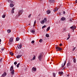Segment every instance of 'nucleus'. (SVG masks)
<instances>
[{
    "label": "nucleus",
    "mask_w": 77,
    "mask_h": 77,
    "mask_svg": "<svg viewBox=\"0 0 77 77\" xmlns=\"http://www.w3.org/2000/svg\"><path fill=\"white\" fill-rule=\"evenodd\" d=\"M38 59L40 61H41V60H42L43 59V53H41L38 55Z\"/></svg>",
    "instance_id": "obj_1"
},
{
    "label": "nucleus",
    "mask_w": 77,
    "mask_h": 77,
    "mask_svg": "<svg viewBox=\"0 0 77 77\" xmlns=\"http://www.w3.org/2000/svg\"><path fill=\"white\" fill-rule=\"evenodd\" d=\"M47 19L46 18H45L43 20H42L40 21V23L41 24H44V23H46L47 22Z\"/></svg>",
    "instance_id": "obj_2"
},
{
    "label": "nucleus",
    "mask_w": 77,
    "mask_h": 77,
    "mask_svg": "<svg viewBox=\"0 0 77 77\" xmlns=\"http://www.w3.org/2000/svg\"><path fill=\"white\" fill-rule=\"evenodd\" d=\"M8 1V2L9 3H11V4H10V6L11 7V8H12V7H14V5L12 3H13V2L11 1V0H7Z\"/></svg>",
    "instance_id": "obj_3"
},
{
    "label": "nucleus",
    "mask_w": 77,
    "mask_h": 77,
    "mask_svg": "<svg viewBox=\"0 0 77 77\" xmlns=\"http://www.w3.org/2000/svg\"><path fill=\"white\" fill-rule=\"evenodd\" d=\"M55 48L57 51H61L62 50V48H59V47H58L57 46L55 47Z\"/></svg>",
    "instance_id": "obj_4"
},
{
    "label": "nucleus",
    "mask_w": 77,
    "mask_h": 77,
    "mask_svg": "<svg viewBox=\"0 0 77 77\" xmlns=\"http://www.w3.org/2000/svg\"><path fill=\"white\" fill-rule=\"evenodd\" d=\"M23 10H20L18 12V16L19 17V16H20V15L23 14Z\"/></svg>",
    "instance_id": "obj_5"
},
{
    "label": "nucleus",
    "mask_w": 77,
    "mask_h": 77,
    "mask_svg": "<svg viewBox=\"0 0 77 77\" xmlns=\"http://www.w3.org/2000/svg\"><path fill=\"white\" fill-rule=\"evenodd\" d=\"M22 47V45L21 44H19L17 45V48H19V49H21Z\"/></svg>",
    "instance_id": "obj_6"
},
{
    "label": "nucleus",
    "mask_w": 77,
    "mask_h": 77,
    "mask_svg": "<svg viewBox=\"0 0 77 77\" xmlns=\"http://www.w3.org/2000/svg\"><path fill=\"white\" fill-rule=\"evenodd\" d=\"M70 29H71L72 30H73V32H74V30H75L76 29V27H74V26H72L70 27Z\"/></svg>",
    "instance_id": "obj_7"
},
{
    "label": "nucleus",
    "mask_w": 77,
    "mask_h": 77,
    "mask_svg": "<svg viewBox=\"0 0 77 77\" xmlns=\"http://www.w3.org/2000/svg\"><path fill=\"white\" fill-rule=\"evenodd\" d=\"M13 69H14V66H12L10 68V71H12L13 70H14Z\"/></svg>",
    "instance_id": "obj_8"
},
{
    "label": "nucleus",
    "mask_w": 77,
    "mask_h": 77,
    "mask_svg": "<svg viewBox=\"0 0 77 77\" xmlns=\"http://www.w3.org/2000/svg\"><path fill=\"white\" fill-rule=\"evenodd\" d=\"M58 10H59V8H55L54 10V12H56V11H57Z\"/></svg>",
    "instance_id": "obj_9"
},
{
    "label": "nucleus",
    "mask_w": 77,
    "mask_h": 77,
    "mask_svg": "<svg viewBox=\"0 0 77 77\" xmlns=\"http://www.w3.org/2000/svg\"><path fill=\"white\" fill-rule=\"evenodd\" d=\"M7 73L6 72H4L2 75V77H5Z\"/></svg>",
    "instance_id": "obj_10"
},
{
    "label": "nucleus",
    "mask_w": 77,
    "mask_h": 77,
    "mask_svg": "<svg viewBox=\"0 0 77 77\" xmlns=\"http://www.w3.org/2000/svg\"><path fill=\"white\" fill-rule=\"evenodd\" d=\"M13 41H14V40L12 37L10 38L9 40V41H10V42H13Z\"/></svg>",
    "instance_id": "obj_11"
},
{
    "label": "nucleus",
    "mask_w": 77,
    "mask_h": 77,
    "mask_svg": "<svg viewBox=\"0 0 77 77\" xmlns=\"http://www.w3.org/2000/svg\"><path fill=\"white\" fill-rule=\"evenodd\" d=\"M21 56H22V55H19L16 57H17V58L18 59H19V58L21 57Z\"/></svg>",
    "instance_id": "obj_12"
},
{
    "label": "nucleus",
    "mask_w": 77,
    "mask_h": 77,
    "mask_svg": "<svg viewBox=\"0 0 77 77\" xmlns=\"http://www.w3.org/2000/svg\"><path fill=\"white\" fill-rule=\"evenodd\" d=\"M15 10V8H12V10H11V12L12 13H13V14H14V10Z\"/></svg>",
    "instance_id": "obj_13"
},
{
    "label": "nucleus",
    "mask_w": 77,
    "mask_h": 77,
    "mask_svg": "<svg viewBox=\"0 0 77 77\" xmlns=\"http://www.w3.org/2000/svg\"><path fill=\"white\" fill-rule=\"evenodd\" d=\"M49 1L50 3H54L55 2L54 0H49Z\"/></svg>",
    "instance_id": "obj_14"
},
{
    "label": "nucleus",
    "mask_w": 77,
    "mask_h": 77,
    "mask_svg": "<svg viewBox=\"0 0 77 77\" xmlns=\"http://www.w3.org/2000/svg\"><path fill=\"white\" fill-rule=\"evenodd\" d=\"M66 19V18L64 17H62L61 19V21H64Z\"/></svg>",
    "instance_id": "obj_15"
},
{
    "label": "nucleus",
    "mask_w": 77,
    "mask_h": 77,
    "mask_svg": "<svg viewBox=\"0 0 77 77\" xmlns=\"http://www.w3.org/2000/svg\"><path fill=\"white\" fill-rule=\"evenodd\" d=\"M68 38H67L66 40H68L70 38L71 36V35L69 34H68Z\"/></svg>",
    "instance_id": "obj_16"
},
{
    "label": "nucleus",
    "mask_w": 77,
    "mask_h": 77,
    "mask_svg": "<svg viewBox=\"0 0 77 77\" xmlns=\"http://www.w3.org/2000/svg\"><path fill=\"white\" fill-rule=\"evenodd\" d=\"M32 70L33 71H36V69L35 68V67H33L32 68Z\"/></svg>",
    "instance_id": "obj_17"
},
{
    "label": "nucleus",
    "mask_w": 77,
    "mask_h": 77,
    "mask_svg": "<svg viewBox=\"0 0 77 77\" xmlns=\"http://www.w3.org/2000/svg\"><path fill=\"white\" fill-rule=\"evenodd\" d=\"M11 74H12V75H14V70H12V71L11 72Z\"/></svg>",
    "instance_id": "obj_18"
},
{
    "label": "nucleus",
    "mask_w": 77,
    "mask_h": 77,
    "mask_svg": "<svg viewBox=\"0 0 77 77\" xmlns=\"http://www.w3.org/2000/svg\"><path fill=\"white\" fill-rule=\"evenodd\" d=\"M47 14H50L51 11H50V10H48L47 11Z\"/></svg>",
    "instance_id": "obj_19"
},
{
    "label": "nucleus",
    "mask_w": 77,
    "mask_h": 77,
    "mask_svg": "<svg viewBox=\"0 0 77 77\" xmlns=\"http://www.w3.org/2000/svg\"><path fill=\"white\" fill-rule=\"evenodd\" d=\"M50 26L48 27L47 29H46V31L47 32H48L49 30H50Z\"/></svg>",
    "instance_id": "obj_20"
},
{
    "label": "nucleus",
    "mask_w": 77,
    "mask_h": 77,
    "mask_svg": "<svg viewBox=\"0 0 77 77\" xmlns=\"http://www.w3.org/2000/svg\"><path fill=\"white\" fill-rule=\"evenodd\" d=\"M30 32L32 33H34L35 32V31L34 30H30Z\"/></svg>",
    "instance_id": "obj_21"
},
{
    "label": "nucleus",
    "mask_w": 77,
    "mask_h": 77,
    "mask_svg": "<svg viewBox=\"0 0 77 77\" xmlns=\"http://www.w3.org/2000/svg\"><path fill=\"white\" fill-rule=\"evenodd\" d=\"M7 32L8 33H11V30L10 29H8L7 30Z\"/></svg>",
    "instance_id": "obj_22"
},
{
    "label": "nucleus",
    "mask_w": 77,
    "mask_h": 77,
    "mask_svg": "<svg viewBox=\"0 0 77 77\" xmlns=\"http://www.w3.org/2000/svg\"><path fill=\"white\" fill-rule=\"evenodd\" d=\"M16 41H18L19 40H20V38L18 37H17V38H16Z\"/></svg>",
    "instance_id": "obj_23"
},
{
    "label": "nucleus",
    "mask_w": 77,
    "mask_h": 77,
    "mask_svg": "<svg viewBox=\"0 0 77 77\" xmlns=\"http://www.w3.org/2000/svg\"><path fill=\"white\" fill-rule=\"evenodd\" d=\"M9 53L10 54V55L11 56H13V55H14V53L12 52H10Z\"/></svg>",
    "instance_id": "obj_24"
},
{
    "label": "nucleus",
    "mask_w": 77,
    "mask_h": 77,
    "mask_svg": "<svg viewBox=\"0 0 77 77\" xmlns=\"http://www.w3.org/2000/svg\"><path fill=\"white\" fill-rule=\"evenodd\" d=\"M63 72H59V74H60V75H62V74H63Z\"/></svg>",
    "instance_id": "obj_25"
},
{
    "label": "nucleus",
    "mask_w": 77,
    "mask_h": 77,
    "mask_svg": "<svg viewBox=\"0 0 77 77\" xmlns=\"http://www.w3.org/2000/svg\"><path fill=\"white\" fill-rule=\"evenodd\" d=\"M42 41H43L42 39H40L39 40V42H42Z\"/></svg>",
    "instance_id": "obj_26"
},
{
    "label": "nucleus",
    "mask_w": 77,
    "mask_h": 77,
    "mask_svg": "<svg viewBox=\"0 0 77 77\" xmlns=\"http://www.w3.org/2000/svg\"><path fill=\"white\" fill-rule=\"evenodd\" d=\"M5 49V47H3V48H1V50L2 51H4V49Z\"/></svg>",
    "instance_id": "obj_27"
},
{
    "label": "nucleus",
    "mask_w": 77,
    "mask_h": 77,
    "mask_svg": "<svg viewBox=\"0 0 77 77\" xmlns=\"http://www.w3.org/2000/svg\"><path fill=\"white\" fill-rule=\"evenodd\" d=\"M46 36L47 37V38L49 37V35L48 34H46Z\"/></svg>",
    "instance_id": "obj_28"
},
{
    "label": "nucleus",
    "mask_w": 77,
    "mask_h": 77,
    "mask_svg": "<svg viewBox=\"0 0 77 77\" xmlns=\"http://www.w3.org/2000/svg\"><path fill=\"white\" fill-rule=\"evenodd\" d=\"M68 63H69L70 65H72V62H69Z\"/></svg>",
    "instance_id": "obj_29"
},
{
    "label": "nucleus",
    "mask_w": 77,
    "mask_h": 77,
    "mask_svg": "<svg viewBox=\"0 0 77 77\" xmlns=\"http://www.w3.org/2000/svg\"><path fill=\"white\" fill-rule=\"evenodd\" d=\"M53 75L54 77H56V74H55V73H53Z\"/></svg>",
    "instance_id": "obj_30"
},
{
    "label": "nucleus",
    "mask_w": 77,
    "mask_h": 77,
    "mask_svg": "<svg viewBox=\"0 0 77 77\" xmlns=\"http://www.w3.org/2000/svg\"><path fill=\"white\" fill-rule=\"evenodd\" d=\"M20 65V63H18L17 65V68H19V65Z\"/></svg>",
    "instance_id": "obj_31"
},
{
    "label": "nucleus",
    "mask_w": 77,
    "mask_h": 77,
    "mask_svg": "<svg viewBox=\"0 0 77 77\" xmlns=\"http://www.w3.org/2000/svg\"><path fill=\"white\" fill-rule=\"evenodd\" d=\"M5 17H6V15L5 14H4L2 16V18H5Z\"/></svg>",
    "instance_id": "obj_32"
},
{
    "label": "nucleus",
    "mask_w": 77,
    "mask_h": 77,
    "mask_svg": "<svg viewBox=\"0 0 77 77\" xmlns=\"http://www.w3.org/2000/svg\"><path fill=\"white\" fill-rule=\"evenodd\" d=\"M65 64H66V61H65V63H64L63 66H62V68L65 65Z\"/></svg>",
    "instance_id": "obj_33"
},
{
    "label": "nucleus",
    "mask_w": 77,
    "mask_h": 77,
    "mask_svg": "<svg viewBox=\"0 0 77 77\" xmlns=\"http://www.w3.org/2000/svg\"><path fill=\"white\" fill-rule=\"evenodd\" d=\"M69 65H70L68 63H67V67H69Z\"/></svg>",
    "instance_id": "obj_34"
},
{
    "label": "nucleus",
    "mask_w": 77,
    "mask_h": 77,
    "mask_svg": "<svg viewBox=\"0 0 77 77\" xmlns=\"http://www.w3.org/2000/svg\"><path fill=\"white\" fill-rule=\"evenodd\" d=\"M34 57L32 58L33 60H35V59H36V58L35 57V56L34 55Z\"/></svg>",
    "instance_id": "obj_35"
},
{
    "label": "nucleus",
    "mask_w": 77,
    "mask_h": 77,
    "mask_svg": "<svg viewBox=\"0 0 77 77\" xmlns=\"http://www.w3.org/2000/svg\"><path fill=\"white\" fill-rule=\"evenodd\" d=\"M36 20H35L34 21V26H35V24H36Z\"/></svg>",
    "instance_id": "obj_36"
},
{
    "label": "nucleus",
    "mask_w": 77,
    "mask_h": 77,
    "mask_svg": "<svg viewBox=\"0 0 77 77\" xmlns=\"http://www.w3.org/2000/svg\"><path fill=\"white\" fill-rule=\"evenodd\" d=\"M12 42H11L9 41V44H10V45H11V44H12Z\"/></svg>",
    "instance_id": "obj_37"
},
{
    "label": "nucleus",
    "mask_w": 77,
    "mask_h": 77,
    "mask_svg": "<svg viewBox=\"0 0 77 77\" xmlns=\"http://www.w3.org/2000/svg\"><path fill=\"white\" fill-rule=\"evenodd\" d=\"M73 62H75H75H76V60H75V59H74Z\"/></svg>",
    "instance_id": "obj_38"
},
{
    "label": "nucleus",
    "mask_w": 77,
    "mask_h": 77,
    "mask_svg": "<svg viewBox=\"0 0 77 77\" xmlns=\"http://www.w3.org/2000/svg\"><path fill=\"white\" fill-rule=\"evenodd\" d=\"M72 20H73L72 19H71L70 20V23H72Z\"/></svg>",
    "instance_id": "obj_39"
},
{
    "label": "nucleus",
    "mask_w": 77,
    "mask_h": 77,
    "mask_svg": "<svg viewBox=\"0 0 77 77\" xmlns=\"http://www.w3.org/2000/svg\"><path fill=\"white\" fill-rule=\"evenodd\" d=\"M45 27H46V26L44 25V26L42 27V29H44V28H45Z\"/></svg>",
    "instance_id": "obj_40"
},
{
    "label": "nucleus",
    "mask_w": 77,
    "mask_h": 77,
    "mask_svg": "<svg viewBox=\"0 0 77 77\" xmlns=\"http://www.w3.org/2000/svg\"><path fill=\"white\" fill-rule=\"evenodd\" d=\"M32 44H33L34 43H35V41L34 40L32 41L31 42Z\"/></svg>",
    "instance_id": "obj_41"
},
{
    "label": "nucleus",
    "mask_w": 77,
    "mask_h": 77,
    "mask_svg": "<svg viewBox=\"0 0 77 77\" xmlns=\"http://www.w3.org/2000/svg\"><path fill=\"white\" fill-rule=\"evenodd\" d=\"M31 15H32L31 14L29 15L28 16V18H30V17H31Z\"/></svg>",
    "instance_id": "obj_42"
},
{
    "label": "nucleus",
    "mask_w": 77,
    "mask_h": 77,
    "mask_svg": "<svg viewBox=\"0 0 77 77\" xmlns=\"http://www.w3.org/2000/svg\"><path fill=\"white\" fill-rule=\"evenodd\" d=\"M75 49V48H74L73 49H72V51H74Z\"/></svg>",
    "instance_id": "obj_43"
},
{
    "label": "nucleus",
    "mask_w": 77,
    "mask_h": 77,
    "mask_svg": "<svg viewBox=\"0 0 77 77\" xmlns=\"http://www.w3.org/2000/svg\"><path fill=\"white\" fill-rule=\"evenodd\" d=\"M17 62H15L14 63V65H17Z\"/></svg>",
    "instance_id": "obj_44"
},
{
    "label": "nucleus",
    "mask_w": 77,
    "mask_h": 77,
    "mask_svg": "<svg viewBox=\"0 0 77 77\" xmlns=\"http://www.w3.org/2000/svg\"><path fill=\"white\" fill-rule=\"evenodd\" d=\"M59 14L60 15H62V14H61V13H60V12L59 13Z\"/></svg>",
    "instance_id": "obj_45"
},
{
    "label": "nucleus",
    "mask_w": 77,
    "mask_h": 77,
    "mask_svg": "<svg viewBox=\"0 0 77 77\" xmlns=\"http://www.w3.org/2000/svg\"><path fill=\"white\" fill-rule=\"evenodd\" d=\"M75 3H77V0H76L75 2Z\"/></svg>",
    "instance_id": "obj_46"
},
{
    "label": "nucleus",
    "mask_w": 77,
    "mask_h": 77,
    "mask_svg": "<svg viewBox=\"0 0 77 77\" xmlns=\"http://www.w3.org/2000/svg\"><path fill=\"white\" fill-rule=\"evenodd\" d=\"M65 68H66V67H64L63 68V69H65Z\"/></svg>",
    "instance_id": "obj_47"
},
{
    "label": "nucleus",
    "mask_w": 77,
    "mask_h": 77,
    "mask_svg": "<svg viewBox=\"0 0 77 77\" xmlns=\"http://www.w3.org/2000/svg\"><path fill=\"white\" fill-rule=\"evenodd\" d=\"M62 44L60 43V46H62Z\"/></svg>",
    "instance_id": "obj_48"
},
{
    "label": "nucleus",
    "mask_w": 77,
    "mask_h": 77,
    "mask_svg": "<svg viewBox=\"0 0 77 77\" xmlns=\"http://www.w3.org/2000/svg\"><path fill=\"white\" fill-rule=\"evenodd\" d=\"M63 14H65V11H63Z\"/></svg>",
    "instance_id": "obj_49"
},
{
    "label": "nucleus",
    "mask_w": 77,
    "mask_h": 77,
    "mask_svg": "<svg viewBox=\"0 0 77 77\" xmlns=\"http://www.w3.org/2000/svg\"><path fill=\"white\" fill-rule=\"evenodd\" d=\"M2 58H1L0 60V62H2Z\"/></svg>",
    "instance_id": "obj_50"
},
{
    "label": "nucleus",
    "mask_w": 77,
    "mask_h": 77,
    "mask_svg": "<svg viewBox=\"0 0 77 77\" xmlns=\"http://www.w3.org/2000/svg\"><path fill=\"white\" fill-rule=\"evenodd\" d=\"M2 42V40L0 39V42Z\"/></svg>",
    "instance_id": "obj_51"
},
{
    "label": "nucleus",
    "mask_w": 77,
    "mask_h": 77,
    "mask_svg": "<svg viewBox=\"0 0 77 77\" xmlns=\"http://www.w3.org/2000/svg\"><path fill=\"white\" fill-rule=\"evenodd\" d=\"M67 76H68V77H69V75H67Z\"/></svg>",
    "instance_id": "obj_52"
},
{
    "label": "nucleus",
    "mask_w": 77,
    "mask_h": 77,
    "mask_svg": "<svg viewBox=\"0 0 77 77\" xmlns=\"http://www.w3.org/2000/svg\"><path fill=\"white\" fill-rule=\"evenodd\" d=\"M29 26H30V24H29Z\"/></svg>",
    "instance_id": "obj_53"
},
{
    "label": "nucleus",
    "mask_w": 77,
    "mask_h": 77,
    "mask_svg": "<svg viewBox=\"0 0 77 77\" xmlns=\"http://www.w3.org/2000/svg\"><path fill=\"white\" fill-rule=\"evenodd\" d=\"M1 44V43L0 42V44Z\"/></svg>",
    "instance_id": "obj_54"
},
{
    "label": "nucleus",
    "mask_w": 77,
    "mask_h": 77,
    "mask_svg": "<svg viewBox=\"0 0 77 77\" xmlns=\"http://www.w3.org/2000/svg\"><path fill=\"white\" fill-rule=\"evenodd\" d=\"M40 1H42V0H40Z\"/></svg>",
    "instance_id": "obj_55"
},
{
    "label": "nucleus",
    "mask_w": 77,
    "mask_h": 77,
    "mask_svg": "<svg viewBox=\"0 0 77 77\" xmlns=\"http://www.w3.org/2000/svg\"><path fill=\"white\" fill-rule=\"evenodd\" d=\"M62 65H63V64H62Z\"/></svg>",
    "instance_id": "obj_56"
}]
</instances>
